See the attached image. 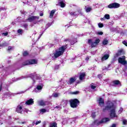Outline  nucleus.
<instances>
[{
    "label": "nucleus",
    "instance_id": "nucleus-1",
    "mask_svg": "<svg viewBox=\"0 0 127 127\" xmlns=\"http://www.w3.org/2000/svg\"><path fill=\"white\" fill-rule=\"evenodd\" d=\"M106 111H110V116L111 119L118 118V116L116 114V107L112 101H109L106 103V106L103 109V112Z\"/></svg>",
    "mask_w": 127,
    "mask_h": 127
},
{
    "label": "nucleus",
    "instance_id": "nucleus-2",
    "mask_svg": "<svg viewBox=\"0 0 127 127\" xmlns=\"http://www.w3.org/2000/svg\"><path fill=\"white\" fill-rule=\"evenodd\" d=\"M65 46H63L61 48H59V50H56L55 52H53L50 54V56L53 59H56V58H58L59 56H61V55H63L64 53V51L66 50L67 48V45H68V43H66Z\"/></svg>",
    "mask_w": 127,
    "mask_h": 127
},
{
    "label": "nucleus",
    "instance_id": "nucleus-3",
    "mask_svg": "<svg viewBox=\"0 0 127 127\" xmlns=\"http://www.w3.org/2000/svg\"><path fill=\"white\" fill-rule=\"evenodd\" d=\"M108 122H110V118H105L102 119L101 120H95L93 123L92 125L96 126H100V125H102V124H105L106 123H108Z\"/></svg>",
    "mask_w": 127,
    "mask_h": 127
},
{
    "label": "nucleus",
    "instance_id": "nucleus-4",
    "mask_svg": "<svg viewBox=\"0 0 127 127\" xmlns=\"http://www.w3.org/2000/svg\"><path fill=\"white\" fill-rule=\"evenodd\" d=\"M38 19H39V16H32L27 19L26 21H29V22H32V21H34L33 23L34 24H36V23H38L39 22Z\"/></svg>",
    "mask_w": 127,
    "mask_h": 127
},
{
    "label": "nucleus",
    "instance_id": "nucleus-5",
    "mask_svg": "<svg viewBox=\"0 0 127 127\" xmlns=\"http://www.w3.org/2000/svg\"><path fill=\"white\" fill-rule=\"evenodd\" d=\"M88 44L92 48L96 47L100 43V39H96L95 41L92 39H89L88 41Z\"/></svg>",
    "mask_w": 127,
    "mask_h": 127
},
{
    "label": "nucleus",
    "instance_id": "nucleus-6",
    "mask_svg": "<svg viewBox=\"0 0 127 127\" xmlns=\"http://www.w3.org/2000/svg\"><path fill=\"white\" fill-rule=\"evenodd\" d=\"M69 13L70 15H72L73 16H78L79 14H80L81 15L83 14V12H82V9L79 8H78L75 11H70Z\"/></svg>",
    "mask_w": 127,
    "mask_h": 127
},
{
    "label": "nucleus",
    "instance_id": "nucleus-7",
    "mask_svg": "<svg viewBox=\"0 0 127 127\" xmlns=\"http://www.w3.org/2000/svg\"><path fill=\"white\" fill-rule=\"evenodd\" d=\"M69 102L71 107L73 108V109L75 108H77V105L79 103V100H78V99H77L71 100H70Z\"/></svg>",
    "mask_w": 127,
    "mask_h": 127
},
{
    "label": "nucleus",
    "instance_id": "nucleus-8",
    "mask_svg": "<svg viewBox=\"0 0 127 127\" xmlns=\"http://www.w3.org/2000/svg\"><path fill=\"white\" fill-rule=\"evenodd\" d=\"M43 88V84L42 83H40L39 84H38L36 88H34V89L33 90V91L35 93H40V92H41V91H42V89Z\"/></svg>",
    "mask_w": 127,
    "mask_h": 127
},
{
    "label": "nucleus",
    "instance_id": "nucleus-9",
    "mask_svg": "<svg viewBox=\"0 0 127 127\" xmlns=\"http://www.w3.org/2000/svg\"><path fill=\"white\" fill-rule=\"evenodd\" d=\"M37 63V61L35 60H28L23 63V66H25L26 65H31L32 64H36Z\"/></svg>",
    "mask_w": 127,
    "mask_h": 127
},
{
    "label": "nucleus",
    "instance_id": "nucleus-10",
    "mask_svg": "<svg viewBox=\"0 0 127 127\" xmlns=\"http://www.w3.org/2000/svg\"><path fill=\"white\" fill-rule=\"evenodd\" d=\"M118 62L122 65H127V62L126 61V57L125 56L120 57L118 59Z\"/></svg>",
    "mask_w": 127,
    "mask_h": 127
},
{
    "label": "nucleus",
    "instance_id": "nucleus-11",
    "mask_svg": "<svg viewBox=\"0 0 127 127\" xmlns=\"http://www.w3.org/2000/svg\"><path fill=\"white\" fill-rule=\"evenodd\" d=\"M40 79H41L40 75L38 74L33 75L32 77L33 85H34L36 82H39Z\"/></svg>",
    "mask_w": 127,
    "mask_h": 127
},
{
    "label": "nucleus",
    "instance_id": "nucleus-12",
    "mask_svg": "<svg viewBox=\"0 0 127 127\" xmlns=\"http://www.w3.org/2000/svg\"><path fill=\"white\" fill-rule=\"evenodd\" d=\"M120 4L117 2H114L108 5V8H118L120 7Z\"/></svg>",
    "mask_w": 127,
    "mask_h": 127
},
{
    "label": "nucleus",
    "instance_id": "nucleus-13",
    "mask_svg": "<svg viewBox=\"0 0 127 127\" xmlns=\"http://www.w3.org/2000/svg\"><path fill=\"white\" fill-rule=\"evenodd\" d=\"M58 3L61 7H65L66 5V4H65V0H59Z\"/></svg>",
    "mask_w": 127,
    "mask_h": 127
},
{
    "label": "nucleus",
    "instance_id": "nucleus-14",
    "mask_svg": "<svg viewBox=\"0 0 127 127\" xmlns=\"http://www.w3.org/2000/svg\"><path fill=\"white\" fill-rule=\"evenodd\" d=\"M109 57H110V55H109V54H104L103 56L101 58V61L104 62L105 60H107V59H109Z\"/></svg>",
    "mask_w": 127,
    "mask_h": 127
},
{
    "label": "nucleus",
    "instance_id": "nucleus-15",
    "mask_svg": "<svg viewBox=\"0 0 127 127\" xmlns=\"http://www.w3.org/2000/svg\"><path fill=\"white\" fill-rule=\"evenodd\" d=\"M86 76V73L85 72H80L79 73V80L82 81L85 79V77Z\"/></svg>",
    "mask_w": 127,
    "mask_h": 127
},
{
    "label": "nucleus",
    "instance_id": "nucleus-16",
    "mask_svg": "<svg viewBox=\"0 0 127 127\" xmlns=\"http://www.w3.org/2000/svg\"><path fill=\"white\" fill-rule=\"evenodd\" d=\"M64 41H65V42H68V43H69L70 45H73L74 43H76V42H77V39H74V41L72 42L71 41L70 39H65L64 40Z\"/></svg>",
    "mask_w": 127,
    "mask_h": 127
},
{
    "label": "nucleus",
    "instance_id": "nucleus-17",
    "mask_svg": "<svg viewBox=\"0 0 127 127\" xmlns=\"http://www.w3.org/2000/svg\"><path fill=\"white\" fill-rule=\"evenodd\" d=\"M34 103V101H33V99H32V98H31L29 100H28L26 102L25 104L28 105H33Z\"/></svg>",
    "mask_w": 127,
    "mask_h": 127
},
{
    "label": "nucleus",
    "instance_id": "nucleus-18",
    "mask_svg": "<svg viewBox=\"0 0 127 127\" xmlns=\"http://www.w3.org/2000/svg\"><path fill=\"white\" fill-rule=\"evenodd\" d=\"M16 112L19 114H21V112H22V107L20 106V105H18L16 108Z\"/></svg>",
    "mask_w": 127,
    "mask_h": 127
},
{
    "label": "nucleus",
    "instance_id": "nucleus-19",
    "mask_svg": "<svg viewBox=\"0 0 127 127\" xmlns=\"http://www.w3.org/2000/svg\"><path fill=\"white\" fill-rule=\"evenodd\" d=\"M99 106H100V107H103L104 106V104H105V102H104V99H103L102 98H99Z\"/></svg>",
    "mask_w": 127,
    "mask_h": 127
},
{
    "label": "nucleus",
    "instance_id": "nucleus-20",
    "mask_svg": "<svg viewBox=\"0 0 127 127\" xmlns=\"http://www.w3.org/2000/svg\"><path fill=\"white\" fill-rule=\"evenodd\" d=\"M75 81H76V78L71 77L70 78V79L68 81V84H69V85H71V84H72V83H74V82H75Z\"/></svg>",
    "mask_w": 127,
    "mask_h": 127
},
{
    "label": "nucleus",
    "instance_id": "nucleus-21",
    "mask_svg": "<svg viewBox=\"0 0 127 127\" xmlns=\"http://www.w3.org/2000/svg\"><path fill=\"white\" fill-rule=\"evenodd\" d=\"M113 86H117L118 85H120V86H122V84H121V81L119 80H114L113 81Z\"/></svg>",
    "mask_w": 127,
    "mask_h": 127
},
{
    "label": "nucleus",
    "instance_id": "nucleus-22",
    "mask_svg": "<svg viewBox=\"0 0 127 127\" xmlns=\"http://www.w3.org/2000/svg\"><path fill=\"white\" fill-rule=\"evenodd\" d=\"M28 77L27 76H23L21 77H19L17 78H13V80H14V82L16 81H18V80H21V79H25V78H28Z\"/></svg>",
    "mask_w": 127,
    "mask_h": 127
},
{
    "label": "nucleus",
    "instance_id": "nucleus-23",
    "mask_svg": "<svg viewBox=\"0 0 127 127\" xmlns=\"http://www.w3.org/2000/svg\"><path fill=\"white\" fill-rule=\"evenodd\" d=\"M39 112H40V114H41V115H43V114H45V113H47L48 111H47V110L45 109H41L39 110Z\"/></svg>",
    "mask_w": 127,
    "mask_h": 127
},
{
    "label": "nucleus",
    "instance_id": "nucleus-24",
    "mask_svg": "<svg viewBox=\"0 0 127 127\" xmlns=\"http://www.w3.org/2000/svg\"><path fill=\"white\" fill-rule=\"evenodd\" d=\"M61 104L64 108L67 106V104H68V100H63Z\"/></svg>",
    "mask_w": 127,
    "mask_h": 127
},
{
    "label": "nucleus",
    "instance_id": "nucleus-25",
    "mask_svg": "<svg viewBox=\"0 0 127 127\" xmlns=\"http://www.w3.org/2000/svg\"><path fill=\"white\" fill-rule=\"evenodd\" d=\"M55 11H56V10L54 9L52 10L50 13V18H52V17H53V15H54V13H55Z\"/></svg>",
    "mask_w": 127,
    "mask_h": 127
},
{
    "label": "nucleus",
    "instance_id": "nucleus-26",
    "mask_svg": "<svg viewBox=\"0 0 127 127\" xmlns=\"http://www.w3.org/2000/svg\"><path fill=\"white\" fill-rule=\"evenodd\" d=\"M110 67H111V64L108 65V66L107 67L106 66H103L102 67V70H106L108 71V70H111V68H110Z\"/></svg>",
    "mask_w": 127,
    "mask_h": 127
},
{
    "label": "nucleus",
    "instance_id": "nucleus-27",
    "mask_svg": "<svg viewBox=\"0 0 127 127\" xmlns=\"http://www.w3.org/2000/svg\"><path fill=\"white\" fill-rule=\"evenodd\" d=\"M85 11L86 12H90V11H91V10H92V7H91L85 6Z\"/></svg>",
    "mask_w": 127,
    "mask_h": 127
},
{
    "label": "nucleus",
    "instance_id": "nucleus-28",
    "mask_svg": "<svg viewBox=\"0 0 127 127\" xmlns=\"http://www.w3.org/2000/svg\"><path fill=\"white\" fill-rule=\"evenodd\" d=\"M45 104H46V102L43 100H41L39 102V105L40 106H45Z\"/></svg>",
    "mask_w": 127,
    "mask_h": 127
},
{
    "label": "nucleus",
    "instance_id": "nucleus-29",
    "mask_svg": "<svg viewBox=\"0 0 127 127\" xmlns=\"http://www.w3.org/2000/svg\"><path fill=\"white\" fill-rule=\"evenodd\" d=\"M17 33L20 34V35H22V33H23V30L20 29L17 30Z\"/></svg>",
    "mask_w": 127,
    "mask_h": 127
},
{
    "label": "nucleus",
    "instance_id": "nucleus-30",
    "mask_svg": "<svg viewBox=\"0 0 127 127\" xmlns=\"http://www.w3.org/2000/svg\"><path fill=\"white\" fill-rule=\"evenodd\" d=\"M50 127H57V124L55 122H53L50 124Z\"/></svg>",
    "mask_w": 127,
    "mask_h": 127
},
{
    "label": "nucleus",
    "instance_id": "nucleus-31",
    "mask_svg": "<svg viewBox=\"0 0 127 127\" xmlns=\"http://www.w3.org/2000/svg\"><path fill=\"white\" fill-rule=\"evenodd\" d=\"M8 45V44H7L6 42H4L0 45V46L1 47H4L5 46H7Z\"/></svg>",
    "mask_w": 127,
    "mask_h": 127
},
{
    "label": "nucleus",
    "instance_id": "nucleus-32",
    "mask_svg": "<svg viewBox=\"0 0 127 127\" xmlns=\"http://www.w3.org/2000/svg\"><path fill=\"white\" fill-rule=\"evenodd\" d=\"M109 43V41H108V40H104L103 41V45H107V44Z\"/></svg>",
    "mask_w": 127,
    "mask_h": 127
},
{
    "label": "nucleus",
    "instance_id": "nucleus-33",
    "mask_svg": "<svg viewBox=\"0 0 127 127\" xmlns=\"http://www.w3.org/2000/svg\"><path fill=\"white\" fill-rule=\"evenodd\" d=\"M53 97H54V98H57L58 97H59V96H60V94L59 93H54L53 94Z\"/></svg>",
    "mask_w": 127,
    "mask_h": 127
},
{
    "label": "nucleus",
    "instance_id": "nucleus-34",
    "mask_svg": "<svg viewBox=\"0 0 127 127\" xmlns=\"http://www.w3.org/2000/svg\"><path fill=\"white\" fill-rule=\"evenodd\" d=\"M104 18H106V19H110V14H106L104 15Z\"/></svg>",
    "mask_w": 127,
    "mask_h": 127
},
{
    "label": "nucleus",
    "instance_id": "nucleus-35",
    "mask_svg": "<svg viewBox=\"0 0 127 127\" xmlns=\"http://www.w3.org/2000/svg\"><path fill=\"white\" fill-rule=\"evenodd\" d=\"M123 52L122 50H120L118 51V53L116 54L117 56H120L122 54V53Z\"/></svg>",
    "mask_w": 127,
    "mask_h": 127
},
{
    "label": "nucleus",
    "instance_id": "nucleus-36",
    "mask_svg": "<svg viewBox=\"0 0 127 127\" xmlns=\"http://www.w3.org/2000/svg\"><path fill=\"white\" fill-rule=\"evenodd\" d=\"M96 34L97 35H103V34H104V33H103V32L102 31H98V32H97L96 33Z\"/></svg>",
    "mask_w": 127,
    "mask_h": 127
},
{
    "label": "nucleus",
    "instance_id": "nucleus-37",
    "mask_svg": "<svg viewBox=\"0 0 127 127\" xmlns=\"http://www.w3.org/2000/svg\"><path fill=\"white\" fill-rule=\"evenodd\" d=\"M98 25L100 28H102V27H104V24L102 23H99Z\"/></svg>",
    "mask_w": 127,
    "mask_h": 127
},
{
    "label": "nucleus",
    "instance_id": "nucleus-38",
    "mask_svg": "<svg viewBox=\"0 0 127 127\" xmlns=\"http://www.w3.org/2000/svg\"><path fill=\"white\" fill-rule=\"evenodd\" d=\"M28 55V52L27 51H25L23 53V56H27Z\"/></svg>",
    "mask_w": 127,
    "mask_h": 127
},
{
    "label": "nucleus",
    "instance_id": "nucleus-39",
    "mask_svg": "<svg viewBox=\"0 0 127 127\" xmlns=\"http://www.w3.org/2000/svg\"><path fill=\"white\" fill-rule=\"evenodd\" d=\"M23 27L25 28V29H27V27H28V25L27 24H24L23 25Z\"/></svg>",
    "mask_w": 127,
    "mask_h": 127
},
{
    "label": "nucleus",
    "instance_id": "nucleus-40",
    "mask_svg": "<svg viewBox=\"0 0 127 127\" xmlns=\"http://www.w3.org/2000/svg\"><path fill=\"white\" fill-rule=\"evenodd\" d=\"M11 95V93L10 92H6L4 93V96H10Z\"/></svg>",
    "mask_w": 127,
    "mask_h": 127
},
{
    "label": "nucleus",
    "instance_id": "nucleus-41",
    "mask_svg": "<svg viewBox=\"0 0 127 127\" xmlns=\"http://www.w3.org/2000/svg\"><path fill=\"white\" fill-rule=\"evenodd\" d=\"M14 48L13 47L9 46V47H8V51H10L11 50H13V49H14Z\"/></svg>",
    "mask_w": 127,
    "mask_h": 127
},
{
    "label": "nucleus",
    "instance_id": "nucleus-42",
    "mask_svg": "<svg viewBox=\"0 0 127 127\" xmlns=\"http://www.w3.org/2000/svg\"><path fill=\"white\" fill-rule=\"evenodd\" d=\"M91 117L93 119L95 118L96 117V113H95V112L92 113L91 114Z\"/></svg>",
    "mask_w": 127,
    "mask_h": 127
},
{
    "label": "nucleus",
    "instance_id": "nucleus-43",
    "mask_svg": "<svg viewBox=\"0 0 127 127\" xmlns=\"http://www.w3.org/2000/svg\"><path fill=\"white\" fill-rule=\"evenodd\" d=\"M28 90H29V88H28V89L24 90V91H22L20 92H19L18 94H24V93H25V92H26V91H28Z\"/></svg>",
    "mask_w": 127,
    "mask_h": 127
},
{
    "label": "nucleus",
    "instance_id": "nucleus-44",
    "mask_svg": "<svg viewBox=\"0 0 127 127\" xmlns=\"http://www.w3.org/2000/svg\"><path fill=\"white\" fill-rule=\"evenodd\" d=\"M79 91H74L71 93V94H72V95H78V94H79Z\"/></svg>",
    "mask_w": 127,
    "mask_h": 127
},
{
    "label": "nucleus",
    "instance_id": "nucleus-45",
    "mask_svg": "<svg viewBox=\"0 0 127 127\" xmlns=\"http://www.w3.org/2000/svg\"><path fill=\"white\" fill-rule=\"evenodd\" d=\"M123 125H127V120H126V119L123 120Z\"/></svg>",
    "mask_w": 127,
    "mask_h": 127
},
{
    "label": "nucleus",
    "instance_id": "nucleus-46",
    "mask_svg": "<svg viewBox=\"0 0 127 127\" xmlns=\"http://www.w3.org/2000/svg\"><path fill=\"white\" fill-rule=\"evenodd\" d=\"M2 35H4V36H7L8 33L7 32H6L5 33H3Z\"/></svg>",
    "mask_w": 127,
    "mask_h": 127
},
{
    "label": "nucleus",
    "instance_id": "nucleus-47",
    "mask_svg": "<svg viewBox=\"0 0 127 127\" xmlns=\"http://www.w3.org/2000/svg\"><path fill=\"white\" fill-rule=\"evenodd\" d=\"M50 26H51V23H48V24L46 25V28H48V27H50Z\"/></svg>",
    "mask_w": 127,
    "mask_h": 127
},
{
    "label": "nucleus",
    "instance_id": "nucleus-48",
    "mask_svg": "<svg viewBox=\"0 0 127 127\" xmlns=\"http://www.w3.org/2000/svg\"><path fill=\"white\" fill-rule=\"evenodd\" d=\"M41 121H37V122H36L35 125H38L39 124H41Z\"/></svg>",
    "mask_w": 127,
    "mask_h": 127
},
{
    "label": "nucleus",
    "instance_id": "nucleus-49",
    "mask_svg": "<svg viewBox=\"0 0 127 127\" xmlns=\"http://www.w3.org/2000/svg\"><path fill=\"white\" fill-rule=\"evenodd\" d=\"M91 89H95V88H96V86H95V85H93V84H92V85H91Z\"/></svg>",
    "mask_w": 127,
    "mask_h": 127
},
{
    "label": "nucleus",
    "instance_id": "nucleus-50",
    "mask_svg": "<svg viewBox=\"0 0 127 127\" xmlns=\"http://www.w3.org/2000/svg\"><path fill=\"white\" fill-rule=\"evenodd\" d=\"M55 69H59V65H56L55 67Z\"/></svg>",
    "mask_w": 127,
    "mask_h": 127
},
{
    "label": "nucleus",
    "instance_id": "nucleus-51",
    "mask_svg": "<svg viewBox=\"0 0 127 127\" xmlns=\"http://www.w3.org/2000/svg\"><path fill=\"white\" fill-rule=\"evenodd\" d=\"M67 123V121L66 120H64V121L62 123L63 125H65Z\"/></svg>",
    "mask_w": 127,
    "mask_h": 127
},
{
    "label": "nucleus",
    "instance_id": "nucleus-52",
    "mask_svg": "<svg viewBox=\"0 0 127 127\" xmlns=\"http://www.w3.org/2000/svg\"><path fill=\"white\" fill-rule=\"evenodd\" d=\"M117 127V124H112V125L111 126V127Z\"/></svg>",
    "mask_w": 127,
    "mask_h": 127
},
{
    "label": "nucleus",
    "instance_id": "nucleus-53",
    "mask_svg": "<svg viewBox=\"0 0 127 127\" xmlns=\"http://www.w3.org/2000/svg\"><path fill=\"white\" fill-rule=\"evenodd\" d=\"M98 77L99 78V79H102V75L101 74H99L98 75Z\"/></svg>",
    "mask_w": 127,
    "mask_h": 127
},
{
    "label": "nucleus",
    "instance_id": "nucleus-54",
    "mask_svg": "<svg viewBox=\"0 0 127 127\" xmlns=\"http://www.w3.org/2000/svg\"><path fill=\"white\" fill-rule=\"evenodd\" d=\"M24 111L26 113H28V112H30L28 109H25Z\"/></svg>",
    "mask_w": 127,
    "mask_h": 127
},
{
    "label": "nucleus",
    "instance_id": "nucleus-55",
    "mask_svg": "<svg viewBox=\"0 0 127 127\" xmlns=\"http://www.w3.org/2000/svg\"><path fill=\"white\" fill-rule=\"evenodd\" d=\"M123 112V108H121L120 110H119V112L120 114Z\"/></svg>",
    "mask_w": 127,
    "mask_h": 127
},
{
    "label": "nucleus",
    "instance_id": "nucleus-56",
    "mask_svg": "<svg viewBox=\"0 0 127 127\" xmlns=\"http://www.w3.org/2000/svg\"><path fill=\"white\" fill-rule=\"evenodd\" d=\"M123 44H125V45H126V46H127V43L126 41H124Z\"/></svg>",
    "mask_w": 127,
    "mask_h": 127
},
{
    "label": "nucleus",
    "instance_id": "nucleus-57",
    "mask_svg": "<svg viewBox=\"0 0 127 127\" xmlns=\"http://www.w3.org/2000/svg\"><path fill=\"white\" fill-rule=\"evenodd\" d=\"M89 59H90V58H89V57H87L85 59V60L86 61H88V60H89Z\"/></svg>",
    "mask_w": 127,
    "mask_h": 127
},
{
    "label": "nucleus",
    "instance_id": "nucleus-58",
    "mask_svg": "<svg viewBox=\"0 0 127 127\" xmlns=\"http://www.w3.org/2000/svg\"><path fill=\"white\" fill-rule=\"evenodd\" d=\"M40 16H43V13H41L40 14Z\"/></svg>",
    "mask_w": 127,
    "mask_h": 127
},
{
    "label": "nucleus",
    "instance_id": "nucleus-59",
    "mask_svg": "<svg viewBox=\"0 0 127 127\" xmlns=\"http://www.w3.org/2000/svg\"><path fill=\"white\" fill-rule=\"evenodd\" d=\"M25 122H21L20 124H21V125H23V124H25Z\"/></svg>",
    "mask_w": 127,
    "mask_h": 127
},
{
    "label": "nucleus",
    "instance_id": "nucleus-60",
    "mask_svg": "<svg viewBox=\"0 0 127 127\" xmlns=\"http://www.w3.org/2000/svg\"><path fill=\"white\" fill-rule=\"evenodd\" d=\"M2 89V87H1V85L0 86V91H1Z\"/></svg>",
    "mask_w": 127,
    "mask_h": 127
},
{
    "label": "nucleus",
    "instance_id": "nucleus-61",
    "mask_svg": "<svg viewBox=\"0 0 127 127\" xmlns=\"http://www.w3.org/2000/svg\"><path fill=\"white\" fill-rule=\"evenodd\" d=\"M43 34V32L40 35V37H41V36H42V35Z\"/></svg>",
    "mask_w": 127,
    "mask_h": 127
},
{
    "label": "nucleus",
    "instance_id": "nucleus-62",
    "mask_svg": "<svg viewBox=\"0 0 127 127\" xmlns=\"http://www.w3.org/2000/svg\"><path fill=\"white\" fill-rule=\"evenodd\" d=\"M56 109H59V106H56Z\"/></svg>",
    "mask_w": 127,
    "mask_h": 127
},
{
    "label": "nucleus",
    "instance_id": "nucleus-63",
    "mask_svg": "<svg viewBox=\"0 0 127 127\" xmlns=\"http://www.w3.org/2000/svg\"><path fill=\"white\" fill-rule=\"evenodd\" d=\"M45 124H46V122H44V124H43V126H44V125H45Z\"/></svg>",
    "mask_w": 127,
    "mask_h": 127
},
{
    "label": "nucleus",
    "instance_id": "nucleus-64",
    "mask_svg": "<svg viewBox=\"0 0 127 127\" xmlns=\"http://www.w3.org/2000/svg\"><path fill=\"white\" fill-rule=\"evenodd\" d=\"M101 19V20H104V18H102Z\"/></svg>",
    "mask_w": 127,
    "mask_h": 127
}]
</instances>
